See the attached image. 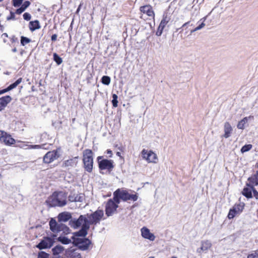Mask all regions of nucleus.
I'll list each match as a JSON object with an SVG mask.
<instances>
[{"instance_id": "obj_10", "label": "nucleus", "mask_w": 258, "mask_h": 258, "mask_svg": "<svg viewBox=\"0 0 258 258\" xmlns=\"http://www.w3.org/2000/svg\"><path fill=\"white\" fill-rule=\"evenodd\" d=\"M245 204L243 203L235 204L234 206L229 210L227 217L229 219H233L237 215L241 213L244 209Z\"/></svg>"}, {"instance_id": "obj_11", "label": "nucleus", "mask_w": 258, "mask_h": 258, "mask_svg": "<svg viewBox=\"0 0 258 258\" xmlns=\"http://www.w3.org/2000/svg\"><path fill=\"white\" fill-rule=\"evenodd\" d=\"M60 148H57L56 150L48 152L43 157V162L49 164L56 160L60 157L59 151Z\"/></svg>"}, {"instance_id": "obj_52", "label": "nucleus", "mask_w": 258, "mask_h": 258, "mask_svg": "<svg viewBox=\"0 0 258 258\" xmlns=\"http://www.w3.org/2000/svg\"><path fill=\"white\" fill-rule=\"evenodd\" d=\"M187 24H188V22L184 23V24L182 25V27L186 26V25H187Z\"/></svg>"}, {"instance_id": "obj_14", "label": "nucleus", "mask_w": 258, "mask_h": 258, "mask_svg": "<svg viewBox=\"0 0 258 258\" xmlns=\"http://www.w3.org/2000/svg\"><path fill=\"white\" fill-rule=\"evenodd\" d=\"M76 244L80 249L85 250L88 249L91 241L88 238H78Z\"/></svg>"}, {"instance_id": "obj_35", "label": "nucleus", "mask_w": 258, "mask_h": 258, "mask_svg": "<svg viewBox=\"0 0 258 258\" xmlns=\"http://www.w3.org/2000/svg\"><path fill=\"white\" fill-rule=\"evenodd\" d=\"M49 254L44 251H41L38 253V258H49Z\"/></svg>"}, {"instance_id": "obj_48", "label": "nucleus", "mask_w": 258, "mask_h": 258, "mask_svg": "<svg viewBox=\"0 0 258 258\" xmlns=\"http://www.w3.org/2000/svg\"><path fill=\"white\" fill-rule=\"evenodd\" d=\"M57 38V35L56 34H53L51 36V40L52 41H55Z\"/></svg>"}, {"instance_id": "obj_19", "label": "nucleus", "mask_w": 258, "mask_h": 258, "mask_svg": "<svg viewBox=\"0 0 258 258\" xmlns=\"http://www.w3.org/2000/svg\"><path fill=\"white\" fill-rule=\"evenodd\" d=\"M212 246L211 243L208 240L202 241L201 242V246L197 249V252L201 253L202 251H207L210 249Z\"/></svg>"}, {"instance_id": "obj_15", "label": "nucleus", "mask_w": 258, "mask_h": 258, "mask_svg": "<svg viewBox=\"0 0 258 258\" xmlns=\"http://www.w3.org/2000/svg\"><path fill=\"white\" fill-rule=\"evenodd\" d=\"M79 157L76 156L69 158L68 160H64L62 164V167L72 168L77 166L78 163Z\"/></svg>"}, {"instance_id": "obj_30", "label": "nucleus", "mask_w": 258, "mask_h": 258, "mask_svg": "<svg viewBox=\"0 0 258 258\" xmlns=\"http://www.w3.org/2000/svg\"><path fill=\"white\" fill-rule=\"evenodd\" d=\"M45 144H43L41 145H29L28 147V149H43L47 150L48 148H45Z\"/></svg>"}, {"instance_id": "obj_22", "label": "nucleus", "mask_w": 258, "mask_h": 258, "mask_svg": "<svg viewBox=\"0 0 258 258\" xmlns=\"http://www.w3.org/2000/svg\"><path fill=\"white\" fill-rule=\"evenodd\" d=\"M224 134L223 135V137L225 138H228L231 135V134L232 132V128L230 123L228 122H226L224 123Z\"/></svg>"}, {"instance_id": "obj_32", "label": "nucleus", "mask_w": 258, "mask_h": 258, "mask_svg": "<svg viewBox=\"0 0 258 258\" xmlns=\"http://www.w3.org/2000/svg\"><path fill=\"white\" fill-rule=\"evenodd\" d=\"M53 55V59L57 64H60L62 63V60L61 58L56 53H54Z\"/></svg>"}, {"instance_id": "obj_56", "label": "nucleus", "mask_w": 258, "mask_h": 258, "mask_svg": "<svg viewBox=\"0 0 258 258\" xmlns=\"http://www.w3.org/2000/svg\"><path fill=\"white\" fill-rule=\"evenodd\" d=\"M112 97H117V95H115V94H113V96H112Z\"/></svg>"}, {"instance_id": "obj_31", "label": "nucleus", "mask_w": 258, "mask_h": 258, "mask_svg": "<svg viewBox=\"0 0 258 258\" xmlns=\"http://www.w3.org/2000/svg\"><path fill=\"white\" fill-rule=\"evenodd\" d=\"M252 146L251 144L245 145L241 148L240 151L242 153H245L249 151L252 148Z\"/></svg>"}, {"instance_id": "obj_24", "label": "nucleus", "mask_w": 258, "mask_h": 258, "mask_svg": "<svg viewBox=\"0 0 258 258\" xmlns=\"http://www.w3.org/2000/svg\"><path fill=\"white\" fill-rule=\"evenodd\" d=\"M252 191L251 187L246 186L243 188L241 193L247 199H251L252 198Z\"/></svg>"}, {"instance_id": "obj_34", "label": "nucleus", "mask_w": 258, "mask_h": 258, "mask_svg": "<svg viewBox=\"0 0 258 258\" xmlns=\"http://www.w3.org/2000/svg\"><path fill=\"white\" fill-rule=\"evenodd\" d=\"M102 82L105 85H109L110 83V78L108 76H104L102 78Z\"/></svg>"}, {"instance_id": "obj_46", "label": "nucleus", "mask_w": 258, "mask_h": 258, "mask_svg": "<svg viewBox=\"0 0 258 258\" xmlns=\"http://www.w3.org/2000/svg\"><path fill=\"white\" fill-rule=\"evenodd\" d=\"M24 11H25V10L23 9V8H22L21 7H20V8L16 10V13L17 14L20 15L21 13H22Z\"/></svg>"}, {"instance_id": "obj_43", "label": "nucleus", "mask_w": 258, "mask_h": 258, "mask_svg": "<svg viewBox=\"0 0 258 258\" xmlns=\"http://www.w3.org/2000/svg\"><path fill=\"white\" fill-rule=\"evenodd\" d=\"M117 99V98H113L112 100V103L113 107H116L117 106L118 101Z\"/></svg>"}, {"instance_id": "obj_8", "label": "nucleus", "mask_w": 258, "mask_h": 258, "mask_svg": "<svg viewBox=\"0 0 258 258\" xmlns=\"http://www.w3.org/2000/svg\"><path fill=\"white\" fill-rule=\"evenodd\" d=\"M142 158L148 163H156L158 162V157L155 153L152 150L144 149L141 152Z\"/></svg>"}, {"instance_id": "obj_21", "label": "nucleus", "mask_w": 258, "mask_h": 258, "mask_svg": "<svg viewBox=\"0 0 258 258\" xmlns=\"http://www.w3.org/2000/svg\"><path fill=\"white\" fill-rule=\"evenodd\" d=\"M66 254L70 258H82L81 254L75 249H68L66 251Z\"/></svg>"}, {"instance_id": "obj_45", "label": "nucleus", "mask_w": 258, "mask_h": 258, "mask_svg": "<svg viewBox=\"0 0 258 258\" xmlns=\"http://www.w3.org/2000/svg\"><path fill=\"white\" fill-rule=\"evenodd\" d=\"M8 37V36L7 33H4L2 35V38H3V41L5 43H6L7 41V39Z\"/></svg>"}, {"instance_id": "obj_58", "label": "nucleus", "mask_w": 258, "mask_h": 258, "mask_svg": "<svg viewBox=\"0 0 258 258\" xmlns=\"http://www.w3.org/2000/svg\"><path fill=\"white\" fill-rule=\"evenodd\" d=\"M148 258H154V256H150Z\"/></svg>"}, {"instance_id": "obj_26", "label": "nucleus", "mask_w": 258, "mask_h": 258, "mask_svg": "<svg viewBox=\"0 0 258 258\" xmlns=\"http://www.w3.org/2000/svg\"><path fill=\"white\" fill-rule=\"evenodd\" d=\"M11 100V98H0V111L3 110Z\"/></svg>"}, {"instance_id": "obj_33", "label": "nucleus", "mask_w": 258, "mask_h": 258, "mask_svg": "<svg viewBox=\"0 0 258 258\" xmlns=\"http://www.w3.org/2000/svg\"><path fill=\"white\" fill-rule=\"evenodd\" d=\"M247 258H258V250L252 251L247 255Z\"/></svg>"}, {"instance_id": "obj_50", "label": "nucleus", "mask_w": 258, "mask_h": 258, "mask_svg": "<svg viewBox=\"0 0 258 258\" xmlns=\"http://www.w3.org/2000/svg\"><path fill=\"white\" fill-rule=\"evenodd\" d=\"M116 155H117V156H119V157H121V154H120V152H117L116 153Z\"/></svg>"}, {"instance_id": "obj_60", "label": "nucleus", "mask_w": 258, "mask_h": 258, "mask_svg": "<svg viewBox=\"0 0 258 258\" xmlns=\"http://www.w3.org/2000/svg\"><path fill=\"white\" fill-rule=\"evenodd\" d=\"M251 117H252L251 116H249L248 117V118H251Z\"/></svg>"}, {"instance_id": "obj_9", "label": "nucleus", "mask_w": 258, "mask_h": 258, "mask_svg": "<svg viewBox=\"0 0 258 258\" xmlns=\"http://www.w3.org/2000/svg\"><path fill=\"white\" fill-rule=\"evenodd\" d=\"M113 199H109L105 204V214L107 217L112 216L117 210L118 204Z\"/></svg>"}, {"instance_id": "obj_49", "label": "nucleus", "mask_w": 258, "mask_h": 258, "mask_svg": "<svg viewBox=\"0 0 258 258\" xmlns=\"http://www.w3.org/2000/svg\"><path fill=\"white\" fill-rule=\"evenodd\" d=\"M249 89L248 88H246V87H242L240 90V92H243V91H247V90H248Z\"/></svg>"}, {"instance_id": "obj_37", "label": "nucleus", "mask_w": 258, "mask_h": 258, "mask_svg": "<svg viewBox=\"0 0 258 258\" xmlns=\"http://www.w3.org/2000/svg\"><path fill=\"white\" fill-rule=\"evenodd\" d=\"M31 41V40L27 37L22 36L21 39V43L23 45H25V44L29 43Z\"/></svg>"}, {"instance_id": "obj_51", "label": "nucleus", "mask_w": 258, "mask_h": 258, "mask_svg": "<svg viewBox=\"0 0 258 258\" xmlns=\"http://www.w3.org/2000/svg\"><path fill=\"white\" fill-rule=\"evenodd\" d=\"M12 51L14 52H16L17 51V49L16 48H14V49H13Z\"/></svg>"}, {"instance_id": "obj_1", "label": "nucleus", "mask_w": 258, "mask_h": 258, "mask_svg": "<svg viewBox=\"0 0 258 258\" xmlns=\"http://www.w3.org/2000/svg\"><path fill=\"white\" fill-rule=\"evenodd\" d=\"M67 196L62 191L54 192L47 199L46 203L51 207H63L67 203Z\"/></svg>"}, {"instance_id": "obj_20", "label": "nucleus", "mask_w": 258, "mask_h": 258, "mask_svg": "<svg viewBox=\"0 0 258 258\" xmlns=\"http://www.w3.org/2000/svg\"><path fill=\"white\" fill-rule=\"evenodd\" d=\"M140 11L144 14H146L148 16L153 18H154V13L150 6L146 5L140 8Z\"/></svg>"}, {"instance_id": "obj_44", "label": "nucleus", "mask_w": 258, "mask_h": 258, "mask_svg": "<svg viewBox=\"0 0 258 258\" xmlns=\"http://www.w3.org/2000/svg\"><path fill=\"white\" fill-rule=\"evenodd\" d=\"M252 192L253 194V196L256 199H258V191L256 190V189L253 187L252 188Z\"/></svg>"}, {"instance_id": "obj_54", "label": "nucleus", "mask_w": 258, "mask_h": 258, "mask_svg": "<svg viewBox=\"0 0 258 258\" xmlns=\"http://www.w3.org/2000/svg\"><path fill=\"white\" fill-rule=\"evenodd\" d=\"M255 166L258 168V162L256 163Z\"/></svg>"}, {"instance_id": "obj_25", "label": "nucleus", "mask_w": 258, "mask_h": 258, "mask_svg": "<svg viewBox=\"0 0 258 258\" xmlns=\"http://www.w3.org/2000/svg\"><path fill=\"white\" fill-rule=\"evenodd\" d=\"M71 215L67 212L60 213L58 216L59 221L67 222L71 218Z\"/></svg>"}, {"instance_id": "obj_7", "label": "nucleus", "mask_w": 258, "mask_h": 258, "mask_svg": "<svg viewBox=\"0 0 258 258\" xmlns=\"http://www.w3.org/2000/svg\"><path fill=\"white\" fill-rule=\"evenodd\" d=\"M103 211L98 209L93 213L88 215V218H89L88 222L89 225H96L97 224L99 223L102 219H104V218H103Z\"/></svg>"}, {"instance_id": "obj_36", "label": "nucleus", "mask_w": 258, "mask_h": 258, "mask_svg": "<svg viewBox=\"0 0 258 258\" xmlns=\"http://www.w3.org/2000/svg\"><path fill=\"white\" fill-rule=\"evenodd\" d=\"M58 240L61 242L63 244H69L71 241L69 238L65 237H59L58 238Z\"/></svg>"}, {"instance_id": "obj_29", "label": "nucleus", "mask_w": 258, "mask_h": 258, "mask_svg": "<svg viewBox=\"0 0 258 258\" xmlns=\"http://www.w3.org/2000/svg\"><path fill=\"white\" fill-rule=\"evenodd\" d=\"M248 117H245L240 121H239L237 124V127L239 129L243 130L244 128L245 124L247 122Z\"/></svg>"}, {"instance_id": "obj_17", "label": "nucleus", "mask_w": 258, "mask_h": 258, "mask_svg": "<svg viewBox=\"0 0 258 258\" xmlns=\"http://www.w3.org/2000/svg\"><path fill=\"white\" fill-rule=\"evenodd\" d=\"M170 20V18L167 17V15L164 16L162 20H161L160 25L158 27V30L156 32V35L157 36H161L162 34L163 30L165 28V26L167 24Z\"/></svg>"}, {"instance_id": "obj_47", "label": "nucleus", "mask_w": 258, "mask_h": 258, "mask_svg": "<svg viewBox=\"0 0 258 258\" xmlns=\"http://www.w3.org/2000/svg\"><path fill=\"white\" fill-rule=\"evenodd\" d=\"M106 154L108 155V157L111 158L112 157L113 153L110 149H107L106 151Z\"/></svg>"}, {"instance_id": "obj_18", "label": "nucleus", "mask_w": 258, "mask_h": 258, "mask_svg": "<svg viewBox=\"0 0 258 258\" xmlns=\"http://www.w3.org/2000/svg\"><path fill=\"white\" fill-rule=\"evenodd\" d=\"M141 235L145 239H149L151 241H154L155 238L154 235L150 232V230L146 227H143L141 229Z\"/></svg>"}, {"instance_id": "obj_40", "label": "nucleus", "mask_w": 258, "mask_h": 258, "mask_svg": "<svg viewBox=\"0 0 258 258\" xmlns=\"http://www.w3.org/2000/svg\"><path fill=\"white\" fill-rule=\"evenodd\" d=\"M30 5V3L29 1H25L21 6V8H23L25 10Z\"/></svg>"}, {"instance_id": "obj_12", "label": "nucleus", "mask_w": 258, "mask_h": 258, "mask_svg": "<svg viewBox=\"0 0 258 258\" xmlns=\"http://www.w3.org/2000/svg\"><path fill=\"white\" fill-rule=\"evenodd\" d=\"M0 142L8 146H12L16 143L15 140L7 132L0 131Z\"/></svg>"}, {"instance_id": "obj_13", "label": "nucleus", "mask_w": 258, "mask_h": 258, "mask_svg": "<svg viewBox=\"0 0 258 258\" xmlns=\"http://www.w3.org/2000/svg\"><path fill=\"white\" fill-rule=\"evenodd\" d=\"M54 243V240L48 237H45L40 243L37 245L39 249H43L51 247Z\"/></svg>"}, {"instance_id": "obj_3", "label": "nucleus", "mask_w": 258, "mask_h": 258, "mask_svg": "<svg viewBox=\"0 0 258 258\" xmlns=\"http://www.w3.org/2000/svg\"><path fill=\"white\" fill-rule=\"evenodd\" d=\"M94 153L91 149H86L83 152L82 162L84 170L88 173H92L93 169Z\"/></svg>"}, {"instance_id": "obj_41", "label": "nucleus", "mask_w": 258, "mask_h": 258, "mask_svg": "<svg viewBox=\"0 0 258 258\" xmlns=\"http://www.w3.org/2000/svg\"><path fill=\"white\" fill-rule=\"evenodd\" d=\"M23 18L25 20L29 21L31 19V15L28 13H25L23 14Z\"/></svg>"}, {"instance_id": "obj_55", "label": "nucleus", "mask_w": 258, "mask_h": 258, "mask_svg": "<svg viewBox=\"0 0 258 258\" xmlns=\"http://www.w3.org/2000/svg\"><path fill=\"white\" fill-rule=\"evenodd\" d=\"M170 258H177V257L175 256H172Z\"/></svg>"}, {"instance_id": "obj_38", "label": "nucleus", "mask_w": 258, "mask_h": 258, "mask_svg": "<svg viewBox=\"0 0 258 258\" xmlns=\"http://www.w3.org/2000/svg\"><path fill=\"white\" fill-rule=\"evenodd\" d=\"M23 0H13V4L15 7H19L22 3Z\"/></svg>"}, {"instance_id": "obj_28", "label": "nucleus", "mask_w": 258, "mask_h": 258, "mask_svg": "<svg viewBox=\"0 0 258 258\" xmlns=\"http://www.w3.org/2000/svg\"><path fill=\"white\" fill-rule=\"evenodd\" d=\"M29 28L31 31H34L36 29L40 28L39 23L38 21H31L30 22Z\"/></svg>"}, {"instance_id": "obj_4", "label": "nucleus", "mask_w": 258, "mask_h": 258, "mask_svg": "<svg viewBox=\"0 0 258 258\" xmlns=\"http://www.w3.org/2000/svg\"><path fill=\"white\" fill-rule=\"evenodd\" d=\"M113 199L117 203H120V200L127 201L131 200L134 202L138 199L136 194H130L126 190L118 188L113 194Z\"/></svg>"}, {"instance_id": "obj_6", "label": "nucleus", "mask_w": 258, "mask_h": 258, "mask_svg": "<svg viewBox=\"0 0 258 258\" xmlns=\"http://www.w3.org/2000/svg\"><path fill=\"white\" fill-rule=\"evenodd\" d=\"M49 226L50 230L55 233L62 232V234H68L70 233V229L65 224L62 223H58L54 219H51L49 221Z\"/></svg>"}, {"instance_id": "obj_5", "label": "nucleus", "mask_w": 258, "mask_h": 258, "mask_svg": "<svg viewBox=\"0 0 258 258\" xmlns=\"http://www.w3.org/2000/svg\"><path fill=\"white\" fill-rule=\"evenodd\" d=\"M98 167L100 170H107L111 172L115 167L114 161L111 159H104L103 156H98L97 158Z\"/></svg>"}, {"instance_id": "obj_27", "label": "nucleus", "mask_w": 258, "mask_h": 258, "mask_svg": "<svg viewBox=\"0 0 258 258\" xmlns=\"http://www.w3.org/2000/svg\"><path fill=\"white\" fill-rule=\"evenodd\" d=\"M64 249L61 245H56L52 249L53 255H58L62 252Z\"/></svg>"}, {"instance_id": "obj_16", "label": "nucleus", "mask_w": 258, "mask_h": 258, "mask_svg": "<svg viewBox=\"0 0 258 258\" xmlns=\"http://www.w3.org/2000/svg\"><path fill=\"white\" fill-rule=\"evenodd\" d=\"M247 181L246 186L253 188L255 186L258 185V171H256L254 174L249 177Z\"/></svg>"}, {"instance_id": "obj_23", "label": "nucleus", "mask_w": 258, "mask_h": 258, "mask_svg": "<svg viewBox=\"0 0 258 258\" xmlns=\"http://www.w3.org/2000/svg\"><path fill=\"white\" fill-rule=\"evenodd\" d=\"M22 79L21 78L18 79L15 82L10 85L7 88L2 90L0 91V95L11 90L16 87L20 83L22 82Z\"/></svg>"}, {"instance_id": "obj_2", "label": "nucleus", "mask_w": 258, "mask_h": 258, "mask_svg": "<svg viewBox=\"0 0 258 258\" xmlns=\"http://www.w3.org/2000/svg\"><path fill=\"white\" fill-rule=\"evenodd\" d=\"M82 225L81 229L77 233V235L79 236L85 237L87 234V231L90 228L88 219L85 216L81 215L79 218L72 222V226L77 228Z\"/></svg>"}, {"instance_id": "obj_39", "label": "nucleus", "mask_w": 258, "mask_h": 258, "mask_svg": "<svg viewBox=\"0 0 258 258\" xmlns=\"http://www.w3.org/2000/svg\"><path fill=\"white\" fill-rule=\"evenodd\" d=\"M205 26V24L203 22L201 25H200L199 26L197 27L195 29L192 30L190 32L191 33H192L197 31H198V30L201 29L202 28L204 27Z\"/></svg>"}, {"instance_id": "obj_42", "label": "nucleus", "mask_w": 258, "mask_h": 258, "mask_svg": "<svg viewBox=\"0 0 258 258\" xmlns=\"http://www.w3.org/2000/svg\"><path fill=\"white\" fill-rule=\"evenodd\" d=\"M7 19V20H15V13L12 12H11L10 16L9 17H8Z\"/></svg>"}, {"instance_id": "obj_53", "label": "nucleus", "mask_w": 258, "mask_h": 258, "mask_svg": "<svg viewBox=\"0 0 258 258\" xmlns=\"http://www.w3.org/2000/svg\"><path fill=\"white\" fill-rule=\"evenodd\" d=\"M206 17L203 18L202 20H203V21L204 22L206 20Z\"/></svg>"}, {"instance_id": "obj_59", "label": "nucleus", "mask_w": 258, "mask_h": 258, "mask_svg": "<svg viewBox=\"0 0 258 258\" xmlns=\"http://www.w3.org/2000/svg\"><path fill=\"white\" fill-rule=\"evenodd\" d=\"M6 97H10V96L9 95H7Z\"/></svg>"}, {"instance_id": "obj_57", "label": "nucleus", "mask_w": 258, "mask_h": 258, "mask_svg": "<svg viewBox=\"0 0 258 258\" xmlns=\"http://www.w3.org/2000/svg\"><path fill=\"white\" fill-rule=\"evenodd\" d=\"M80 6H79V7L78 8V10H77V12H78L79 11H80Z\"/></svg>"}]
</instances>
